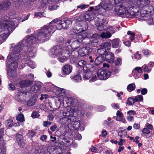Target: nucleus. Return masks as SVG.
<instances>
[{
    "mask_svg": "<svg viewBox=\"0 0 154 154\" xmlns=\"http://www.w3.org/2000/svg\"><path fill=\"white\" fill-rule=\"evenodd\" d=\"M88 27L87 23L85 21H77L74 27L71 30V33L73 35L85 31Z\"/></svg>",
    "mask_w": 154,
    "mask_h": 154,
    "instance_id": "5",
    "label": "nucleus"
},
{
    "mask_svg": "<svg viewBox=\"0 0 154 154\" xmlns=\"http://www.w3.org/2000/svg\"><path fill=\"white\" fill-rule=\"evenodd\" d=\"M135 85L133 83L129 84L127 86V89L129 92H131L135 89Z\"/></svg>",
    "mask_w": 154,
    "mask_h": 154,
    "instance_id": "41",
    "label": "nucleus"
},
{
    "mask_svg": "<svg viewBox=\"0 0 154 154\" xmlns=\"http://www.w3.org/2000/svg\"><path fill=\"white\" fill-rule=\"evenodd\" d=\"M116 115L117 117L116 120L117 121L124 122V119L123 117V114L119 110H118L117 112Z\"/></svg>",
    "mask_w": 154,
    "mask_h": 154,
    "instance_id": "27",
    "label": "nucleus"
},
{
    "mask_svg": "<svg viewBox=\"0 0 154 154\" xmlns=\"http://www.w3.org/2000/svg\"><path fill=\"white\" fill-rule=\"evenodd\" d=\"M103 61V58L101 56L97 57L95 60V64L98 65L101 63Z\"/></svg>",
    "mask_w": 154,
    "mask_h": 154,
    "instance_id": "35",
    "label": "nucleus"
},
{
    "mask_svg": "<svg viewBox=\"0 0 154 154\" xmlns=\"http://www.w3.org/2000/svg\"><path fill=\"white\" fill-rule=\"evenodd\" d=\"M56 23L55 25L58 29L60 30L62 29H67L71 26L72 23V21L69 20H60L58 19H55L52 20L51 23Z\"/></svg>",
    "mask_w": 154,
    "mask_h": 154,
    "instance_id": "7",
    "label": "nucleus"
},
{
    "mask_svg": "<svg viewBox=\"0 0 154 154\" xmlns=\"http://www.w3.org/2000/svg\"><path fill=\"white\" fill-rule=\"evenodd\" d=\"M92 38H90L87 37L85 38L82 41V43L85 44H90L92 41Z\"/></svg>",
    "mask_w": 154,
    "mask_h": 154,
    "instance_id": "47",
    "label": "nucleus"
},
{
    "mask_svg": "<svg viewBox=\"0 0 154 154\" xmlns=\"http://www.w3.org/2000/svg\"><path fill=\"white\" fill-rule=\"evenodd\" d=\"M62 54L65 56V57L67 58L70 55V52L68 50L65 49L63 50V51L62 53Z\"/></svg>",
    "mask_w": 154,
    "mask_h": 154,
    "instance_id": "49",
    "label": "nucleus"
},
{
    "mask_svg": "<svg viewBox=\"0 0 154 154\" xmlns=\"http://www.w3.org/2000/svg\"><path fill=\"white\" fill-rule=\"evenodd\" d=\"M28 65L31 68L34 69L36 67V65L34 61L32 60H30L27 63Z\"/></svg>",
    "mask_w": 154,
    "mask_h": 154,
    "instance_id": "50",
    "label": "nucleus"
},
{
    "mask_svg": "<svg viewBox=\"0 0 154 154\" xmlns=\"http://www.w3.org/2000/svg\"><path fill=\"white\" fill-rule=\"evenodd\" d=\"M120 40L118 38L114 39L112 41V47L113 48H117L120 47Z\"/></svg>",
    "mask_w": 154,
    "mask_h": 154,
    "instance_id": "26",
    "label": "nucleus"
},
{
    "mask_svg": "<svg viewBox=\"0 0 154 154\" xmlns=\"http://www.w3.org/2000/svg\"><path fill=\"white\" fill-rule=\"evenodd\" d=\"M104 21L101 19H99V22L95 23V25L97 26V29L99 31H101L104 29L103 26Z\"/></svg>",
    "mask_w": 154,
    "mask_h": 154,
    "instance_id": "23",
    "label": "nucleus"
},
{
    "mask_svg": "<svg viewBox=\"0 0 154 154\" xmlns=\"http://www.w3.org/2000/svg\"><path fill=\"white\" fill-rule=\"evenodd\" d=\"M30 84V82L29 80H23L21 81L19 83L20 86L21 88H23L27 86Z\"/></svg>",
    "mask_w": 154,
    "mask_h": 154,
    "instance_id": "30",
    "label": "nucleus"
},
{
    "mask_svg": "<svg viewBox=\"0 0 154 154\" xmlns=\"http://www.w3.org/2000/svg\"><path fill=\"white\" fill-rule=\"evenodd\" d=\"M39 116V114L36 112H33L31 115V116L33 118H38Z\"/></svg>",
    "mask_w": 154,
    "mask_h": 154,
    "instance_id": "62",
    "label": "nucleus"
},
{
    "mask_svg": "<svg viewBox=\"0 0 154 154\" xmlns=\"http://www.w3.org/2000/svg\"><path fill=\"white\" fill-rule=\"evenodd\" d=\"M16 119L20 122H23L24 121V118L23 115L22 114H20L16 116Z\"/></svg>",
    "mask_w": 154,
    "mask_h": 154,
    "instance_id": "46",
    "label": "nucleus"
},
{
    "mask_svg": "<svg viewBox=\"0 0 154 154\" xmlns=\"http://www.w3.org/2000/svg\"><path fill=\"white\" fill-rule=\"evenodd\" d=\"M58 7V6L57 5H52L49 7V9L50 10H55L57 9V8Z\"/></svg>",
    "mask_w": 154,
    "mask_h": 154,
    "instance_id": "64",
    "label": "nucleus"
},
{
    "mask_svg": "<svg viewBox=\"0 0 154 154\" xmlns=\"http://www.w3.org/2000/svg\"><path fill=\"white\" fill-rule=\"evenodd\" d=\"M106 109V107L100 105L98 107V110L99 111H103L105 110Z\"/></svg>",
    "mask_w": 154,
    "mask_h": 154,
    "instance_id": "63",
    "label": "nucleus"
},
{
    "mask_svg": "<svg viewBox=\"0 0 154 154\" xmlns=\"http://www.w3.org/2000/svg\"><path fill=\"white\" fill-rule=\"evenodd\" d=\"M81 42L75 38H72L68 40L66 43L67 45L69 44L71 47L75 49L78 48L80 45Z\"/></svg>",
    "mask_w": 154,
    "mask_h": 154,
    "instance_id": "11",
    "label": "nucleus"
},
{
    "mask_svg": "<svg viewBox=\"0 0 154 154\" xmlns=\"http://www.w3.org/2000/svg\"><path fill=\"white\" fill-rule=\"evenodd\" d=\"M111 73L107 70L99 69L97 72L98 77L101 80H106L109 77Z\"/></svg>",
    "mask_w": 154,
    "mask_h": 154,
    "instance_id": "10",
    "label": "nucleus"
},
{
    "mask_svg": "<svg viewBox=\"0 0 154 154\" xmlns=\"http://www.w3.org/2000/svg\"><path fill=\"white\" fill-rule=\"evenodd\" d=\"M134 57L136 59L139 60L141 58V55L137 53H136L134 54Z\"/></svg>",
    "mask_w": 154,
    "mask_h": 154,
    "instance_id": "61",
    "label": "nucleus"
},
{
    "mask_svg": "<svg viewBox=\"0 0 154 154\" xmlns=\"http://www.w3.org/2000/svg\"><path fill=\"white\" fill-rule=\"evenodd\" d=\"M149 2L150 0H137L136 2H133V4L139 9H140L148 5Z\"/></svg>",
    "mask_w": 154,
    "mask_h": 154,
    "instance_id": "12",
    "label": "nucleus"
},
{
    "mask_svg": "<svg viewBox=\"0 0 154 154\" xmlns=\"http://www.w3.org/2000/svg\"><path fill=\"white\" fill-rule=\"evenodd\" d=\"M82 75L84 80H88L92 76V72L89 69L85 70L84 69Z\"/></svg>",
    "mask_w": 154,
    "mask_h": 154,
    "instance_id": "16",
    "label": "nucleus"
},
{
    "mask_svg": "<svg viewBox=\"0 0 154 154\" xmlns=\"http://www.w3.org/2000/svg\"><path fill=\"white\" fill-rule=\"evenodd\" d=\"M26 135L28 137H32L36 135V133L33 130H29Z\"/></svg>",
    "mask_w": 154,
    "mask_h": 154,
    "instance_id": "45",
    "label": "nucleus"
},
{
    "mask_svg": "<svg viewBox=\"0 0 154 154\" xmlns=\"http://www.w3.org/2000/svg\"><path fill=\"white\" fill-rule=\"evenodd\" d=\"M135 102L134 99L131 97H129L128 98L127 103L130 106L131 105L134 104Z\"/></svg>",
    "mask_w": 154,
    "mask_h": 154,
    "instance_id": "51",
    "label": "nucleus"
},
{
    "mask_svg": "<svg viewBox=\"0 0 154 154\" xmlns=\"http://www.w3.org/2000/svg\"><path fill=\"white\" fill-rule=\"evenodd\" d=\"M14 23L11 21L3 20V23H0V44L2 43L3 40L5 39L6 34L4 33V31H7L8 32L11 30L12 28L14 26Z\"/></svg>",
    "mask_w": 154,
    "mask_h": 154,
    "instance_id": "4",
    "label": "nucleus"
},
{
    "mask_svg": "<svg viewBox=\"0 0 154 154\" xmlns=\"http://www.w3.org/2000/svg\"><path fill=\"white\" fill-rule=\"evenodd\" d=\"M71 79L73 81L75 82H81L82 80L81 76L79 75H76L73 76Z\"/></svg>",
    "mask_w": 154,
    "mask_h": 154,
    "instance_id": "32",
    "label": "nucleus"
},
{
    "mask_svg": "<svg viewBox=\"0 0 154 154\" xmlns=\"http://www.w3.org/2000/svg\"><path fill=\"white\" fill-rule=\"evenodd\" d=\"M5 124L8 128L11 127L13 125V121L11 119H9L5 122Z\"/></svg>",
    "mask_w": 154,
    "mask_h": 154,
    "instance_id": "40",
    "label": "nucleus"
},
{
    "mask_svg": "<svg viewBox=\"0 0 154 154\" xmlns=\"http://www.w3.org/2000/svg\"><path fill=\"white\" fill-rule=\"evenodd\" d=\"M97 12V11H96L95 13H92L89 14H84L85 20L88 21L93 20L95 17V14Z\"/></svg>",
    "mask_w": 154,
    "mask_h": 154,
    "instance_id": "22",
    "label": "nucleus"
},
{
    "mask_svg": "<svg viewBox=\"0 0 154 154\" xmlns=\"http://www.w3.org/2000/svg\"><path fill=\"white\" fill-rule=\"evenodd\" d=\"M45 152L43 150L40 149H36L34 152V154H44Z\"/></svg>",
    "mask_w": 154,
    "mask_h": 154,
    "instance_id": "58",
    "label": "nucleus"
},
{
    "mask_svg": "<svg viewBox=\"0 0 154 154\" xmlns=\"http://www.w3.org/2000/svg\"><path fill=\"white\" fill-rule=\"evenodd\" d=\"M88 35V33L86 32L79 34L76 36L75 38L78 40L79 42H80L81 43L85 38Z\"/></svg>",
    "mask_w": 154,
    "mask_h": 154,
    "instance_id": "25",
    "label": "nucleus"
},
{
    "mask_svg": "<svg viewBox=\"0 0 154 154\" xmlns=\"http://www.w3.org/2000/svg\"><path fill=\"white\" fill-rule=\"evenodd\" d=\"M112 35V34L109 32H103L100 35V37L102 38H110Z\"/></svg>",
    "mask_w": 154,
    "mask_h": 154,
    "instance_id": "33",
    "label": "nucleus"
},
{
    "mask_svg": "<svg viewBox=\"0 0 154 154\" xmlns=\"http://www.w3.org/2000/svg\"><path fill=\"white\" fill-rule=\"evenodd\" d=\"M57 57L58 60L61 63H63L65 62L67 59L66 57H65V58H65V56L62 54Z\"/></svg>",
    "mask_w": 154,
    "mask_h": 154,
    "instance_id": "38",
    "label": "nucleus"
},
{
    "mask_svg": "<svg viewBox=\"0 0 154 154\" xmlns=\"http://www.w3.org/2000/svg\"><path fill=\"white\" fill-rule=\"evenodd\" d=\"M97 53L101 55H103L106 54L107 53V51L106 50V48H101L98 49L97 51Z\"/></svg>",
    "mask_w": 154,
    "mask_h": 154,
    "instance_id": "37",
    "label": "nucleus"
},
{
    "mask_svg": "<svg viewBox=\"0 0 154 154\" xmlns=\"http://www.w3.org/2000/svg\"><path fill=\"white\" fill-rule=\"evenodd\" d=\"M114 62L116 66L119 67L121 65L122 59L119 57H117L116 58V60Z\"/></svg>",
    "mask_w": 154,
    "mask_h": 154,
    "instance_id": "43",
    "label": "nucleus"
},
{
    "mask_svg": "<svg viewBox=\"0 0 154 154\" xmlns=\"http://www.w3.org/2000/svg\"><path fill=\"white\" fill-rule=\"evenodd\" d=\"M106 60L109 63L113 62L114 60V55L111 52H107L105 56Z\"/></svg>",
    "mask_w": 154,
    "mask_h": 154,
    "instance_id": "19",
    "label": "nucleus"
},
{
    "mask_svg": "<svg viewBox=\"0 0 154 154\" xmlns=\"http://www.w3.org/2000/svg\"><path fill=\"white\" fill-rule=\"evenodd\" d=\"M100 4L102 9L106 10L108 8V4L104 3L103 1L100 3Z\"/></svg>",
    "mask_w": 154,
    "mask_h": 154,
    "instance_id": "53",
    "label": "nucleus"
},
{
    "mask_svg": "<svg viewBox=\"0 0 154 154\" xmlns=\"http://www.w3.org/2000/svg\"><path fill=\"white\" fill-rule=\"evenodd\" d=\"M134 0H130L127 2L122 0H114V5L115 6V11L118 14L120 15H126L128 8L132 4Z\"/></svg>",
    "mask_w": 154,
    "mask_h": 154,
    "instance_id": "3",
    "label": "nucleus"
},
{
    "mask_svg": "<svg viewBox=\"0 0 154 154\" xmlns=\"http://www.w3.org/2000/svg\"><path fill=\"white\" fill-rule=\"evenodd\" d=\"M142 72L141 68L137 67H135L132 71V74L134 77L136 79L139 78Z\"/></svg>",
    "mask_w": 154,
    "mask_h": 154,
    "instance_id": "14",
    "label": "nucleus"
},
{
    "mask_svg": "<svg viewBox=\"0 0 154 154\" xmlns=\"http://www.w3.org/2000/svg\"><path fill=\"white\" fill-rule=\"evenodd\" d=\"M134 100L135 102L142 101L143 97L141 95H138L135 97Z\"/></svg>",
    "mask_w": 154,
    "mask_h": 154,
    "instance_id": "54",
    "label": "nucleus"
},
{
    "mask_svg": "<svg viewBox=\"0 0 154 154\" xmlns=\"http://www.w3.org/2000/svg\"><path fill=\"white\" fill-rule=\"evenodd\" d=\"M8 69V76L11 78H13L16 76L17 74L15 70Z\"/></svg>",
    "mask_w": 154,
    "mask_h": 154,
    "instance_id": "31",
    "label": "nucleus"
},
{
    "mask_svg": "<svg viewBox=\"0 0 154 154\" xmlns=\"http://www.w3.org/2000/svg\"><path fill=\"white\" fill-rule=\"evenodd\" d=\"M95 58L94 57H93L91 56H89L87 60L88 61L91 63H95Z\"/></svg>",
    "mask_w": 154,
    "mask_h": 154,
    "instance_id": "57",
    "label": "nucleus"
},
{
    "mask_svg": "<svg viewBox=\"0 0 154 154\" xmlns=\"http://www.w3.org/2000/svg\"><path fill=\"white\" fill-rule=\"evenodd\" d=\"M57 151V148L55 147H52L51 148L49 152L51 154H58V153H56Z\"/></svg>",
    "mask_w": 154,
    "mask_h": 154,
    "instance_id": "55",
    "label": "nucleus"
},
{
    "mask_svg": "<svg viewBox=\"0 0 154 154\" xmlns=\"http://www.w3.org/2000/svg\"><path fill=\"white\" fill-rule=\"evenodd\" d=\"M127 34L130 36L129 38L131 41H133L134 39L135 35L134 33L132 32L131 31H128L127 32Z\"/></svg>",
    "mask_w": 154,
    "mask_h": 154,
    "instance_id": "48",
    "label": "nucleus"
},
{
    "mask_svg": "<svg viewBox=\"0 0 154 154\" xmlns=\"http://www.w3.org/2000/svg\"><path fill=\"white\" fill-rule=\"evenodd\" d=\"M59 0H42L41 7H39L40 8H43L46 7L48 3L51 4V2H57Z\"/></svg>",
    "mask_w": 154,
    "mask_h": 154,
    "instance_id": "21",
    "label": "nucleus"
},
{
    "mask_svg": "<svg viewBox=\"0 0 154 154\" xmlns=\"http://www.w3.org/2000/svg\"><path fill=\"white\" fill-rule=\"evenodd\" d=\"M11 3L9 1H6L2 3L0 6V8L5 9L8 8L10 5Z\"/></svg>",
    "mask_w": 154,
    "mask_h": 154,
    "instance_id": "28",
    "label": "nucleus"
},
{
    "mask_svg": "<svg viewBox=\"0 0 154 154\" xmlns=\"http://www.w3.org/2000/svg\"><path fill=\"white\" fill-rule=\"evenodd\" d=\"M129 7H130V8H128L125 16H130V17H135L138 14V10L137 8V6L134 5L133 1L132 2V4H131V5Z\"/></svg>",
    "mask_w": 154,
    "mask_h": 154,
    "instance_id": "8",
    "label": "nucleus"
},
{
    "mask_svg": "<svg viewBox=\"0 0 154 154\" xmlns=\"http://www.w3.org/2000/svg\"><path fill=\"white\" fill-rule=\"evenodd\" d=\"M63 116L64 117L60 119L59 121V122L62 124H69L77 121L76 118L74 116V114L72 112H64L63 113Z\"/></svg>",
    "mask_w": 154,
    "mask_h": 154,
    "instance_id": "6",
    "label": "nucleus"
},
{
    "mask_svg": "<svg viewBox=\"0 0 154 154\" xmlns=\"http://www.w3.org/2000/svg\"><path fill=\"white\" fill-rule=\"evenodd\" d=\"M51 123L48 121H44L43 122L42 125L45 127H47L51 125Z\"/></svg>",
    "mask_w": 154,
    "mask_h": 154,
    "instance_id": "59",
    "label": "nucleus"
},
{
    "mask_svg": "<svg viewBox=\"0 0 154 154\" xmlns=\"http://www.w3.org/2000/svg\"><path fill=\"white\" fill-rule=\"evenodd\" d=\"M62 47L60 45L54 46L51 49V56L52 57H57L62 54Z\"/></svg>",
    "mask_w": 154,
    "mask_h": 154,
    "instance_id": "9",
    "label": "nucleus"
},
{
    "mask_svg": "<svg viewBox=\"0 0 154 154\" xmlns=\"http://www.w3.org/2000/svg\"><path fill=\"white\" fill-rule=\"evenodd\" d=\"M111 46V43L108 42H105L100 45L103 48H106V50L108 51L110 49Z\"/></svg>",
    "mask_w": 154,
    "mask_h": 154,
    "instance_id": "29",
    "label": "nucleus"
},
{
    "mask_svg": "<svg viewBox=\"0 0 154 154\" xmlns=\"http://www.w3.org/2000/svg\"><path fill=\"white\" fill-rule=\"evenodd\" d=\"M86 62L84 60H82L79 61L77 65H78L81 68L83 67V68H84V66L86 65Z\"/></svg>",
    "mask_w": 154,
    "mask_h": 154,
    "instance_id": "44",
    "label": "nucleus"
},
{
    "mask_svg": "<svg viewBox=\"0 0 154 154\" xmlns=\"http://www.w3.org/2000/svg\"><path fill=\"white\" fill-rule=\"evenodd\" d=\"M72 67L69 64L64 66L63 68V72L66 75L69 74L72 70Z\"/></svg>",
    "mask_w": 154,
    "mask_h": 154,
    "instance_id": "18",
    "label": "nucleus"
},
{
    "mask_svg": "<svg viewBox=\"0 0 154 154\" xmlns=\"http://www.w3.org/2000/svg\"><path fill=\"white\" fill-rule=\"evenodd\" d=\"M77 21H84L85 19L84 14H83L77 17L76 18Z\"/></svg>",
    "mask_w": 154,
    "mask_h": 154,
    "instance_id": "56",
    "label": "nucleus"
},
{
    "mask_svg": "<svg viewBox=\"0 0 154 154\" xmlns=\"http://www.w3.org/2000/svg\"><path fill=\"white\" fill-rule=\"evenodd\" d=\"M37 98V95H35L27 102V105L28 106H32L34 105Z\"/></svg>",
    "mask_w": 154,
    "mask_h": 154,
    "instance_id": "20",
    "label": "nucleus"
},
{
    "mask_svg": "<svg viewBox=\"0 0 154 154\" xmlns=\"http://www.w3.org/2000/svg\"><path fill=\"white\" fill-rule=\"evenodd\" d=\"M142 68L144 71L147 72H149L151 71V68L149 67L146 64L143 65L142 66Z\"/></svg>",
    "mask_w": 154,
    "mask_h": 154,
    "instance_id": "52",
    "label": "nucleus"
},
{
    "mask_svg": "<svg viewBox=\"0 0 154 154\" xmlns=\"http://www.w3.org/2000/svg\"><path fill=\"white\" fill-rule=\"evenodd\" d=\"M54 26L51 25L49 26H44L41 29L38 30L35 32V35H32L28 37L26 41H22V42H19L17 44L22 43L23 45L22 47L21 50L25 47L26 48V45L24 46L25 42L26 43L30 45L34 44L37 41L43 42L47 41L49 39L51 35L55 31ZM27 46H28V45Z\"/></svg>",
    "mask_w": 154,
    "mask_h": 154,
    "instance_id": "1",
    "label": "nucleus"
},
{
    "mask_svg": "<svg viewBox=\"0 0 154 154\" xmlns=\"http://www.w3.org/2000/svg\"><path fill=\"white\" fill-rule=\"evenodd\" d=\"M127 132L126 130H121L118 132V135L121 137L124 138L127 135Z\"/></svg>",
    "mask_w": 154,
    "mask_h": 154,
    "instance_id": "36",
    "label": "nucleus"
},
{
    "mask_svg": "<svg viewBox=\"0 0 154 154\" xmlns=\"http://www.w3.org/2000/svg\"><path fill=\"white\" fill-rule=\"evenodd\" d=\"M23 45L22 43L17 44L12 49V52H11L8 56L6 65L8 69L15 70L17 67L18 63L17 61L18 59L17 57Z\"/></svg>",
    "mask_w": 154,
    "mask_h": 154,
    "instance_id": "2",
    "label": "nucleus"
},
{
    "mask_svg": "<svg viewBox=\"0 0 154 154\" xmlns=\"http://www.w3.org/2000/svg\"><path fill=\"white\" fill-rule=\"evenodd\" d=\"M92 51V49L89 47H83L79 50L78 53L80 56H84L90 54Z\"/></svg>",
    "mask_w": 154,
    "mask_h": 154,
    "instance_id": "13",
    "label": "nucleus"
},
{
    "mask_svg": "<svg viewBox=\"0 0 154 154\" xmlns=\"http://www.w3.org/2000/svg\"><path fill=\"white\" fill-rule=\"evenodd\" d=\"M16 138L19 146L21 147H24L25 144L23 136L21 134H17L16 136Z\"/></svg>",
    "mask_w": 154,
    "mask_h": 154,
    "instance_id": "15",
    "label": "nucleus"
},
{
    "mask_svg": "<svg viewBox=\"0 0 154 154\" xmlns=\"http://www.w3.org/2000/svg\"><path fill=\"white\" fill-rule=\"evenodd\" d=\"M77 113L78 115L79 116H83L85 113L84 109L83 108H82L81 107L79 108V109L78 110Z\"/></svg>",
    "mask_w": 154,
    "mask_h": 154,
    "instance_id": "42",
    "label": "nucleus"
},
{
    "mask_svg": "<svg viewBox=\"0 0 154 154\" xmlns=\"http://www.w3.org/2000/svg\"><path fill=\"white\" fill-rule=\"evenodd\" d=\"M41 86V82H37L32 86L31 90L33 92L35 93H39Z\"/></svg>",
    "mask_w": 154,
    "mask_h": 154,
    "instance_id": "17",
    "label": "nucleus"
},
{
    "mask_svg": "<svg viewBox=\"0 0 154 154\" xmlns=\"http://www.w3.org/2000/svg\"><path fill=\"white\" fill-rule=\"evenodd\" d=\"M5 142L2 140L0 143V154H6Z\"/></svg>",
    "mask_w": 154,
    "mask_h": 154,
    "instance_id": "24",
    "label": "nucleus"
},
{
    "mask_svg": "<svg viewBox=\"0 0 154 154\" xmlns=\"http://www.w3.org/2000/svg\"><path fill=\"white\" fill-rule=\"evenodd\" d=\"M78 109L79 108H78L77 106H71L70 108H68L66 112H72L73 113V112H77Z\"/></svg>",
    "mask_w": 154,
    "mask_h": 154,
    "instance_id": "34",
    "label": "nucleus"
},
{
    "mask_svg": "<svg viewBox=\"0 0 154 154\" xmlns=\"http://www.w3.org/2000/svg\"><path fill=\"white\" fill-rule=\"evenodd\" d=\"M44 12H37L35 13V16L41 17H44Z\"/></svg>",
    "mask_w": 154,
    "mask_h": 154,
    "instance_id": "60",
    "label": "nucleus"
},
{
    "mask_svg": "<svg viewBox=\"0 0 154 154\" xmlns=\"http://www.w3.org/2000/svg\"><path fill=\"white\" fill-rule=\"evenodd\" d=\"M34 48L33 47H29L28 48V51L29 53V55L30 56L33 57L35 56V54H34L35 51Z\"/></svg>",
    "mask_w": 154,
    "mask_h": 154,
    "instance_id": "39",
    "label": "nucleus"
}]
</instances>
